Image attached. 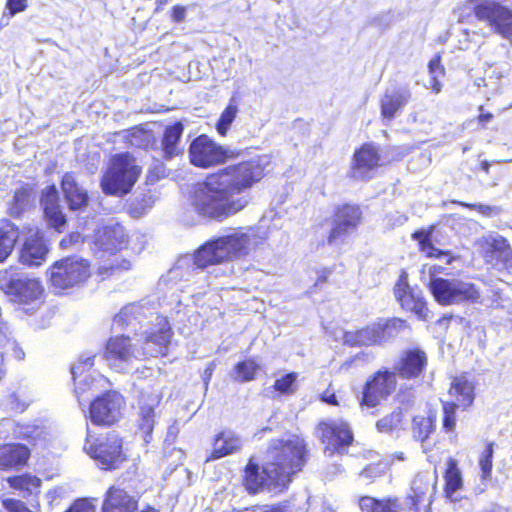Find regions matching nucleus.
<instances>
[{"mask_svg": "<svg viewBox=\"0 0 512 512\" xmlns=\"http://www.w3.org/2000/svg\"><path fill=\"white\" fill-rule=\"evenodd\" d=\"M266 164L265 157L251 159L208 176L195 187L193 209L200 216L219 221L243 210L249 203L245 191L262 179Z\"/></svg>", "mask_w": 512, "mask_h": 512, "instance_id": "obj_1", "label": "nucleus"}, {"mask_svg": "<svg viewBox=\"0 0 512 512\" xmlns=\"http://www.w3.org/2000/svg\"><path fill=\"white\" fill-rule=\"evenodd\" d=\"M260 242L256 232L249 229H233L231 233L202 245L194 255H185L161 279V285L172 289L181 281L189 282L197 270L248 255Z\"/></svg>", "mask_w": 512, "mask_h": 512, "instance_id": "obj_2", "label": "nucleus"}, {"mask_svg": "<svg viewBox=\"0 0 512 512\" xmlns=\"http://www.w3.org/2000/svg\"><path fill=\"white\" fill-rule=\"evenodd\" d=\"M153 319L157 321L159 326L157 331L145 330L142 332L144 335V347H140L145 352L146 356L157 357L159 355H166V350L171 339V331L167 320L157 315L154 305L149 302L131 303L121 309V311L114 317L113 326L116 328H130L136 334L138 332L137 326H142L145 320L152 322Z\"/></svg>", "mask_w": 512, "mask_h": 512, "instance_id": "obj_3", "label": "nucleus"}, {"mask_svg": "<svg viewBox=\"0 0 512 512\" xmlns=\"http://www.w3.org/2000/svg\"><path fill=\"white\" fill-rule=\"evenodd\" d=\"M306 444L298 436L272 440L267 450V471L275 473V481L286 487L291 476L305 463Z\"/></svg>", "mask_w": 512, "mask_h": 512, "instance_id": "obj_4", "label": "nucleus"}, {"mask_svg": "<svg viewBox=\"0 0 512 512\" xmlns=\"http://www.w3.org/2000/svg\"><path fill=\"white\" fill-rule=\"evenodd\" d=\"M141 174V167L129 153L116 154L111 158L107 170L102 175L100 187L109 196L128 194Z\"/></svg>", "mask_w": 512, "mask_h": 512, "instance_id": "obj_5", "label": "nucleus"}, {"mask_svg": "<svg viewBox=\"0 0 512 512\" xmlns=\"http://www.w3.org/2000/svg\"><path fill=\"white\" fill-rule=\"evenodd\" d=\"M476 19L512 45V7L497 0H468Z\"/></svg>", "mask_w": 512, "mask_h": 512, "instance_id": "obj_6", "label": "nucleus"}, {"mask_svg": "<svg viewBox=\"0 0 512 512\" xmlns=\"http://www.w3.org/2000/svg\"><path fill=\"white\" fill-rule=\"evenodd\" d=\"M0 289L18 304L35 303L43 291L37 279L12 268L0 272Z\"/></svg>", "mask_w": 512, "mask_h": 512, "instance_id": "obj_7", "label": "nucleus"}, {"mask_svg": "<svg viewBox=\"0 0 512 512\" xmlns=\"http://www.w3.org/2000/svg\"><path fill=\"white\" fill-rule=\"evenodd\" d=\"M429 289L435 300L442 305L476 302L480 298V292L473 283L456 278L432 277Z\"/></svg>", "mask_w": 512, "mask_h": 512, "instance_id": "obj_8", "label": "nucleus"}, {"mask_svg": "<svg viewBox=\"0 0 512 512\" xmlns=\"http://www.w3.org/2000/svg\"><path fill=\"white\" fill-rule=\"evenodd\" d=\"M91 275L90 263L79 256H70L55 262L50 269L54 288L65 290L80 286Z\"/></svg>", "mask_w": 512, "mask_h": 512, "instance_id": "obj_9", "label": "nucleus"}, {"mask_svg": "<svg viewBox=\"0 0 512 512\" xmlns=\"http://www.w3.org/2000/svg\"><path fill=\"white\" fill-rule=\"evenodd\" d=\"M103 358L110 368L125 372L135 361L144 359L145 352L132 343L130 337L115 336L107 341Z\"/></svg>", "mask_w": 512, "mask_h": 512, "instance_id": "obj_10", "label": "nucleus"}, {"mask_svg": "<svg viewBox=\"0 0 512 512\" xmlns=\"http://www.w3.org/2000/svg\"><path fill=\"white\" fill-rule=\"evenodd\" d=\"M189 156L193 165L208 168L233 158L234 152L216 144L208 136L200 135L190 144Z\"/></svg>", "mask_w": 512, "mask_h": 512, "instance_id": "obj_11", "label": "nucleus"}, {"mask_svg": "<svg viewBox=\"0 0 512 512\" xmlns=\"http://www.w3.org/2000/svg\"><path fill=\"white\" fill-rule=\"evenodd\" d=\"M84 450L105 470L116 469L125 459L122 454V441L114 433L108 434L96 444L90 442L88 435Z\"/></svg>", "mask_w": 512, "mask_h": 512, "instance_id": "obj_12", "label": "nucleus"}, {"mask_svg": "<svg viewBox=\"0 0 512 512\" xmlns=\"http://www.w3.org/2000/svg\"><path fill=\"white\" fill-rule=\"evenodd\" d=\"M396 388L394 371L379 370L365 384L360 405L374 408L385 400Z\"/></svg>", "mask_w": 512, "mask_h": 512, "instance_id": "obj_13", "label": "nucleus"}, {"mask_svg": "<svg viewBox=\"0 0 512 512\" xmlns=\"http://www.w3.org/2000/svg\"><path fill=\"white\" fill-rule=\"evenodd\" d=\"M317 431L322 442L326 444L325 453L328 455H333L334 452L340 453L353 440L349 425L340 419L321 421Z\"/></svg>", "mask_w": 512, "mask_h": 512, "instance_id": "obj_14", "label": "nucleus"}, {"mask_svg": "<svg viewBox=\"0 0 512 512\" xmlns=\"http://www.w3.org/2000/svg\"><path fill=\"white\" fill-rule=\"evenodd\" d=\"M361 211L357 206L344 205L335 211L333 227L327 242L330 246L341 245L347 236L355 231L360 223Z\"/></svg>", "mask_w": 512, "mask_h": 512, "instance_id": "obj_15", "label": "nucleus"}, {"mask_svg": "<svg viewBox=\"0 0 512 512\" xmlns=\"http://www.w3.org/2000/svg\"><path fill=\"white\" fill-rule=\"evenodd\" d=\"M487 262L505 268L512 267V248L506 238L489 233L476 242Z\"/></svg>", "mask_w": 512, "mask_h": 512, "instance_id": "obj_16", "label": "nucleus"}, {"mask_svg": "<svg viewBox=\"0 0 512 512\" xmlns=\"http://www.w3.org/2000/svg\"><path fill=\"white\" fill-rule=\"evenodd\" d=\"M394 295L403 309L413 312L421 320L428 318V308L422 291L409 285L406 273H402L396 282Z\"/></svg>", "mask_w": 512, "mask_h": 512, "instance_id": "obj_17", "label": "nucleus"}, {"mask_svg": "<svg viewBox=\"0 0 512 512\" xmlns=\"http://www.w3.org/2000/svg\"><path fill=\"white\" fill-rule=\"evenodd\" d=\"M123 404L124 399L119 393L104 394L91 403L90 419L97 425H111L119 418Z\"/></svg>", "mask_w": 512, "mask_h": 512, "instance_id": "obj_18", "label": "nucleus"}, {"mask_svg": "<svg viewBox=\"0 0 512 512\" xmlns=\"http://www.w3.org/2000/svg\"><path fill=\"white\" fill-rule=\"evenodd\" d=\"M380 160L378 149L372 144H364L356 150L353 156L351 177L357 180H366L372 177Z\"/></svg>", "mask_w": 512, "mask_h": 512, "instance_id": "obj_19", "label": "nucleus"}, {"mask_svg": "<svg viewBox=\"0 0 512 512\" xmlns=\"http://www.w3.org/2000/svg\"><path fill=\"white\" fill-rule=\"evenodd\" d=\"M275 473L267 471V462L262 469L252 459L249 460L245 468L244 484L250 493H257L263 488L270 491L281 490L284 487L274 479Z\"/></svg>", "mask_w": 512, "mask_h": 512, "instance_id": "obj_20", "label": "nucleus"}, {"mask_svg": "<svg viewBox=\"0 0 512 512\" xmlns=\"http://www.w3.org/2000/svg\"><path fill=\"white\" fill-rule=\"evenodd\" d=\"M127 234L122 225L115 223L99 228L95 233V246L104 252L114 253L127 245Z\"/></svg>", "mask_w": 512, "mask_h": 512, "instance_id": "obj_21", "label": "nucleus"}, {"mask_svg": "<svg viewBox=\"0 0 512 512\" xmlns=\"http://www.w3.org/2000/svg\"><path fill=\"white\" fill-rule=\"evenodd\" d=\"M410 100L411 92L406 87L387 89L380 99L381 116L385 121L393 120Z\"/></svg>", "mask_w": 512, "mask_h": 512, "instance_id": "obj_22", "label": "nucleus"}, {"mask_svg": "<svg viewBox=\"0 0 512 512\" xmlns=\"http://www.w3.org/2000/svg\"><path fill=\"white\" fill-rule=\"evenodd\" d=\"M41 206L48 225L61 232L66 225V216L59 204L58 191L54 185L43 192Z\"/></svg>", "mask_w": 512, "mask_h": 512, "instance_id": "obj_23", "label": "nucleus"}, {"mask_svg": "<svg viewBox=\"0 0 512 512\" xmlns=\"http://www.w3.org/2000/svg\"><path fill=\"white\" fill-rule=\"evenodd\" d=\"M61 189L65 201L72 211H80L87 207L89 195L85 188L77 182L74 173L67 172L62 177Z\"/></svg>", "mask_w": 512, "mask_h": 512, "instance_id": "obj_24", "label": "nucleus"}, {"mask_svg": "<svg viewBox=\"0 0 512 512\" xmlns=\"http://www.w3.org/2000/svg\"><path fill=\"white\" fill-rule=\"evenodd\" d=\"M48 247L39 231L30 234L21 250L20 261L30 267H38L46 261Z\"/></svg>", "mask_w": 512, "mask_h": 512, "instance_id": "obj_25", "label": "nucleus"}, {"mask_svg": "<svg viewBox=\"0 0 512 512\" xmlns=\"http://www.w3.org/2000/svg\"><path fill=\"white\" fill-rule=\"evenodd\" d=\"M427 364L426 354L418 349L406 351L395 366V374L401 378L411 379L418 377Z\"/></svg>", "mask_w": 512, "mask_h": 512, "instance_id": "obj_26", "label": "nucleus"}, {"mask_svg": "<svg viewBox=\"0 0 512 512\" xmlns=\"http://www.w3.org/2000/svg\"><path fill=\"white\" fill-rule=\"evenodd\" d=\"M137 500L125 490L118 487H111L105 496L102 512H135L137 511Z\"/></svg>", "mask_w": 512, "mask_h": 512, "instance_id": "obj_27", "label": "nucleus"}, {"mask_svg": "<svg viewBox=\"0 0 512 512\" xmlns=\"http://www.w3.org/2000/svg\"><path fill=\"white\" fill-rule=\"evenodd\" d=\"M30 451L23 444L13 443L0 447V469L19 470L25 466Z\"/></svg>", "mask_w": 512, "mask_h": 512, "instance_id": "obj_28", "label": "nucleus"}, {"mask_svg": "<svg viewBox=\"0 0 512 512\" xmlns=\"http://www.w3.org/2000/svg\"><path fill=\"white\" fill-rule=\"evenodd\" d=\"M160 403V398L157 394H142L140 398V419L139 428L143 432V439L145 442H149L151 439V433L154 428V408Z\"/></svg>", "mask_w": 512, "mask_h": 512, "instance_id": "obj_29", "label": "nucleus"}, {"mask_svg": "<svg viewBox=\"0 0 512 512\" xmlns=\"http://www.w3.org/2000/svg\"><path fill=\"white\" fill-rule=\"evenodd\" d=\"M242 447L241 438L233 431H222L216 435L213 442V450L206 461L220 459L233 454Z\"/></svg>", "mask_w": 512, "mask_h": 512, "instance_id": "obj_30", "label": "nucleus"}, {"mask_svg": "<svg viewBox=\"0 0 512 512\" xmlns=\"http://www.w3.org/2000/svg\"><path fill=\"white\" fill-rule=\"evenodd\" d=\"M19 238L18 228L7 219L0 220V262L12 253Z\"/></svg>", "mask_w": 512, "mask_h": 512, "instance_id": "obj_31", "label": "nucleus"}, {"mask_svg": "<svg viewBox=\"0 0 512 512\" xmlns=\"http://www.w3.org/2000/svg\"><path fill=\"white\" fill-rule=\"evenodd\" d=\"M449 393L455 398L456 404L466 408L474 401V385L466 376L455 377L451 383Z\"/></svg>", "mask_w": 512, "mask_h": 512, "instance_id": "obj_32", "label": "nucleus"}, {"mask_svg": "<svg viewBox=\"0 0 512 512\" xmlns=\"http://www.w3.org/2000/svg\"><path fill=\"white\" fill-rule=\"evenodd\" d=\"M436 476L429 473L418 474L412 482L410 501L414 507L421 503L428 493L435 490Z\"/></svg>", "mask_w": 512, "mask_h": 512, "instance_id": "obj_33", "label": "nucleus"}, {"mask_svg": "<svg viewBox=\"0 0 512 512\" xmlns=\"http://www.w3.org/2000/svg\"><path fill=\"white\" fill-rule=\"evenodd\" d=\"M344 341L350 345L371 346L381 344L380 330L377 324L367 326L355 332H346Z\"/></svg>", "mask_w": 512, "mask_h": 512, "instance_id": "obj_34", "label": "nucleus"}, {"mask_svg": "<svg viewBox=\"0 0 512 512\" xmlns=\"http://www.w3.org/2000/svg\"><path fill=\"white\" fill-rule=\"evenodd\" d=\"M94 355L81 357L80 360L71 367V374L75 383V391L84 392L86 389L90 388L93 382V379L90 376L82 377L83 373L92 368L94 365Z\"/></svg>", "mask_w": 512, "mask_h": 512, "instance_id": "obj_35", "label": "nucleus"}, {"mask_svg": "<svg viewBox=\"0 0 512 512\" xmlns=\"http://www.w3.org/2000/svg\"><path fill=\"white\" fill-rule=\"evenodd\" d=\"M184 127L180 122H177L165 129L162 145L166 158H172L178 153L177 144L181 138Z\"/></svg>", "mask_w": 512, "mask_h": 512, "instance_id": "obj_36", "label": "nucleus"}, {"mask_svg": "<svg viewBox=\"0 0 512 512\" xmlns=\"http://www.w3.org/2000/svg\"><path fill=\"white\" fill-rule=\"evenodd\" d=\"M239 112V99L236 95H233L226 108L221 113L217 123L216 130L221 136H225L235 120Z\"/></svg>", "mask_w": 512, "mask_h": 512, "instance_id": "obj_37", "label": "nucleus"}, {"mask_svg": "<svg viewBox=\"0 0 512 512\" xmlns=\"http://www.w3.org/2000/svg\"><path fill=\"white\" fill-rule=\"evenodd\" d=\"M377 325L380 330L381 344L396 337L403 330L408 328L407 322L400 318H393V319H389L385 322H378Z\"/></svg>", "mask_w": 512, "mask_h": 512, "instance_id": "obj_38", "label": "nucleus"}, {"mask_svg": "<svg viewBox=\"0 0 512 512\" xmlns=\"http://www.w3.org/2000/svg\"><path fill=\"white\" fill-rule=\"evenodd\" d=\"M413 238L418 241L420 250L424 252L428 257L441 258L442 256L447 257L446 263L451 262V257L448 252L442 251L434 247L431 243L430 233L424 230H419L413 233Z\"/></svg>", "mask_w": 512, "mask_h": 512, "instance_id": "obj_39", "label": "nucleus"}, {"mask_svg": "<svg viewBox=\"0 0 512 512\" xmlns=\"http://www.w3.org/2000/svg\"><path fill=\"white\" fill-rule=\"evenodd\" d=\"M445 495L450 500H455L453 494L462 487L461 473L456 466V462L449 459L448 468L445 473Z\"/></svg>", "mask_w": 512, "mask_h": 512, "instance_id": "obj_40", "label": "nucleus"}, {"mask_svg": "<svg viewBox=\"0 0 512 512\" xmlns=\"http://www.w3.org/2000/svg\"><path fill=\"white\" fill-rule=\"evenodd\" d=\"M404 427V413L402 409H396L391 414L381 418L376 423V428L381 433H392Z\"/></svg>", "mask_w": 512, "mask_h": 512, "instance_id": "obj_41", "label": "nucleus"}, {"mask_svg": "<svg viewBox=\"0 0 512 512\" xmlns=\"http://www.w3.org/2000/svg\"><path fill=\"white\" fill-rule=\"evenodd\" d=\"M31 190L26 187L17 189L12 200L8 204V213L13 217H19L29 206Z\"/></svg>", "mask_w": 512, "mask_h": 512, "instance_id": "obj_42", "label": "nucleus"}, {"mask_svg": "<svg viewBox=\"0 0 512 512\" xmlns=\"http://www.w3.org/2000/svg\"><path fill=\"white\" fill-rule=\"evenodd\" d=\"M259 365L252 359L237 363L233 369L231 377L237 382H249L255 378Z\"/></svg>", "mask_w": 512, "mask_h": 512, "instance_id": "obj_43", "label": "nucleus"}, {"mask_svg": "<svg viewBox=\"0 0 512 512\" xmlns=\"http://www.w3.org/2000/svg\"><path fill=\"white\" fill-rule=\"evenodd\" d=\"M433 429L434 423L430 417L415 416L412 420L413 437L419 441L427 439Z\"/></svg>", "mask_w": 512, "mask_h": 512, "instance_id": "obj_44", "label": "nucleus"}, {"mask_svg": "<svg viewBox=\"0 0 512 512\" xmlns=\"http://www.w3.org/2000/svg\"><path fill=\"white\" fill-rule=\"evenodd\" d=\"M298 373L290 372L277 378L274 383V389L281 394L290 395L296 391V382Z\"/></svg>", "mask_w": 512, "mask_h": 512, "instance_id": "obj_45", "label": "nucleus"}, {"mask_svg": "<svg viewBox=\"0 0 512 512\" xmlns=\"http://www.w3.org/2000/svg\"><path fill=\"white\" fill-rule=\"evenodd\" d=\"M493 453H494L493 444L488 443L486 445L485 450L483 451V453L481 454V456L479 458V466H480V469L482 472V474H481L482 480H487L491 476L492 465H493L492 464Z\"/></svg>", "mask_w": 512, "mask_h": 512, "instance_id": "obj_46", "label": "nucleus"}, {"mask_svg": "<svg viewBox=\"0 0 512 512\" xmlns=\"http://www.w3.org/2000/svg\"><path fill=\"white\" fill-rule=\"evenodd\" d=\"M27 7V0H7L6 9L8 10V13L4 14L2 19L0 20V27L6 26L10 18L14 17L16 14L20 12L25 11Z\"/></svg>", "mask_w": 512, "mask_h": 512, "instance_id": "obj_47", "label": "nucleus"}, {"mask_svg": "<svg viewBox=\"0 0 512 512\" xmlns=\"http://www.w3.org/2000/svg\"><path fill=\"white\" fill-rule=\"evenodd\" d=\"M458 406L456 403L443 402V428L446 431H453L455 428V412Z\"/></svg>", "mask_w": 512, "mask_h": 512, "instance_id": "obj_48", "label": "nucleus"}, {"mask_svg": "<svg viewBox=\"0 0 512 512\" xmlns=\"http://www.w3.org/2000/svg\"><path fill=\"white\" fill-rule=\"evenodd\" d=\"M458 204L463 207L475 209L484 216H497L501 213V208L498 206H489L484 204H469L465 202H458Z\"/></svg>", "mask_w": 512, "mask_h": 512, "instance_id": "obj_49", "label": "nucleus"}, {"mask_svg": "<svg viewBox=\"0 0 512 512\" xmlns=\"http://www.w3.org/2000/svg\"><path fill=\"white\" fill-rule=\"evenodd\" d=\"M382 500H378L369 496L362 497L359 500V507L363 512H378Z\"/></svg>", "mask_w": 512, "mask_h": 512, "instance_id": "obj_50", "label": "nucleus"}, {"mask_svg": "<svg viewBox=\"0 0 512 512\" xmlns=\"http://www.w3.org/2000/svg\"><path fill=\"white\" fill-rule=\"evenodd\" d=\"M149 134L143 130H135L129 136V142L133 146L143 147L149 144Z\"/></svg>", "mask_w": 512, "mask_h": 512, "instance_id": "obj_51", "label": "nucleus"}, {"mask_svg": "<svg viewBox=\"0 0 512 512\" xmlns=\"http://www.w3.org/2000/svg\"><path fill=\"white\" fill-rule=\"evenodd\" d=\"M66 512H95V506L88 499H79Z\"/></svg>", "mask_w": 512, "mask_h": 512, "instance_id": "obj_52", "label": "nucleus"}, {"mask_svg": "<svg viewBox=\"0 0 512 512\" xmlns=\"http://www.w3.org/2000/svg\"><path fill=\"white\" fill-rule=\"evenodd\" d=\"M404 509L398 499H383L378 512H403Z\"/></svg>", "mask_w": 512, "mask_h": 512, "instance_id": "obj_53", "label": "nucleus"}, {"mask_svg": "<svg viewBox=\"0 0 512 512\" xmlns=\"http://www.w3.org/2000/svg\"><path fill=\"white\" fill-rule=\"evenodd\" d=\"M3 505L8 512H32L23 502L15 499H5Z\"/></svg>", "mask_w": 512, "mask_h": 512, "instance_id": "obj_54", "label": "nucleus"}, {"mask_svg": "<svg viewBox=\"0 0 512 512\" xmlns=\"http://www.w3.org/2000/svg\"><path fill=\"white\" fill-rule=\"evenodd\" d=\"M82 241V236L78 232H73L69 234L67 237L63 238L60 242V246L63 249L70 248L71 246L78 244Z\"/></svg>", "mask_w": 512, "mask_h": 512, "instance_id": "obj_55", "label": "nucleus"}, {"mask_svg": "<svg viewBox=\"0 0 512 512\" xmlns=\"http://www.w3.org/2000/svg\"><path fill=\"white\" fill-rule=\"evenodd\" d=\"M429 74L430 75H443L444 68L441 66L440 56H435L429 61L428 64Z\"/></svg>", "mask_w": 512, "mask_h": 512, "instance_id": "obj_56", "label": "nucleus"}, {"mask_svg": "<svg viewBox=\"0 0 512 512\" xmlns=\"http://www.w3.org/2000/svg\"><path fill=\"white\" fill-rule=\"evenodd\" d=\"M186 17V7L181 5H176L172 8L171 18L173 22L180 23L184 21Z\"/></svg>", "mask_w": 512, "mask_h": 512, "instance_id": "obj_57", "label": "nucleus"}, {"mask_svg": "<svg viewBox=\"0 0 512 512\" xmlns=\"http://www.w3.org/2000/svg\"><path fill=\"white\" fill-rule=\"evenodd\" d=\"M441 75H430L429 87L435 92L439 93L441 91L442 85L439 80Z\"/></svg>", "mask_w": 512, "mask_h": 512, "instance_id": "obj_58", "label": "nucleus"}, {"mask_svg": "<svg viewBox=\"0 0 512 512\" xmlns=\"http://www.w3.org/2000/svg\"><path fill=\"white\" fill-rule=\"evenodd\" d=\"M321 400L329 405H338L336 395L334 393H330L329 391H325L321 395Z\"/></svg>", "mask_w": 512, "mask_h": 512, "instance_id": "obj_59", "label": "nucleus"}, {"mask_svg": "<svg viewBox=\"0 0 512 512\" xmlns=\"http://www.w3.org/2000/svg\"><path fill=\"white\" fill-rule=\"evenodd\" d=\"M132 266V263L130 260L123 259L119 264L112 265L110 267L111 270H129Z\"/></svg>", "mask_w": 512, "mask_h": 512, "instance_id": "obj_60", "label": "nucleus"}, {"mask_svg": "<svg viewBox=\"0 0 512 512\" xmlns=\"http://www.w3.org/2000/svg\"><path fill=\"white\" fill-rule=\"evenodd\" d=\"M214 366H215V365H214V363H213V362H211V363L208 365V367L205 369V371H204V377H203V379H204V384H205V387H206V388H207V386H208L209 380H210V378H211V376H212V373H213V371H214Z\"/></svg>", "mask_w": 512, "mask_h": 512, "instance_id": "obj_61", "label": "nucleus"}, {"mask_svg": "<svg viewBox=\"0 0 512 512\" xmlns=\"http://www.w3.org/2000/svg\"><path fill=\"white\" fill-rule=\"evenodd\" d=\"M329 274H330V271L327 269H324V270L318 272V278L316 281V285H318L319 283H324L327 280V277Z\"/></svg>", "mask_w": 512, "mask_h": 512, "instance_id": "obj_62", "label": "nucleus"}, {"mask_svg": "<svg viewBox=\"0 0 512 512\" xmlns=\"http://www.w3.org/2000/svg\"><path fill=\"white\" fill-rule=\"evenodd\" d=\"M259 512H284V509L280 506H265Z\"/></svg>", "mask_w": 512, "mask_h": 512, "instance_id": "obj_63", "label": "nucleus"}, {"mask_svg": "<svg viewBox=\"0 0 512 512\" xmlns=\"http://www.w3.org/2000/svg\"><path fill=\"white\" fill-rule=\"evenodd\" d=\"M9 483L13 487H22L23 479L22 477H12L8 479Z\"/></svg>", "mask_w": 512, "mask_h": 512, "instance_id": "obj_64", "label": "nucleus"}]
</instances>
